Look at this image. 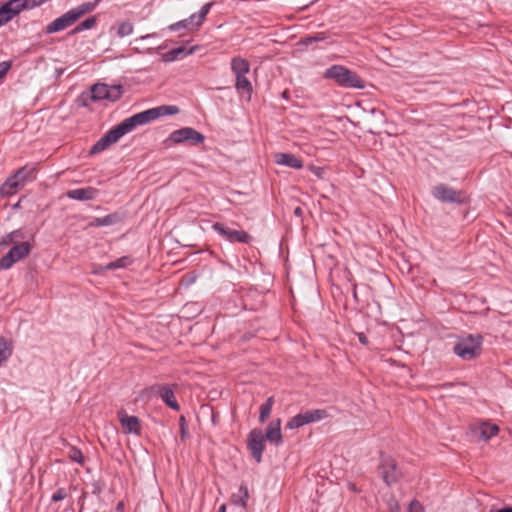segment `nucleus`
I'll return each instance as SVG.
<instances>
[{"instance_id":"obj_1","label":"nucleus","mask_w":512,"mask_h":512,"mask_svg":"<svg viewBox=\"0 0 512 512\" xmlns=\"http://www.w3.org/2000/svg\"><path fill=\"white\" fill-rule=\"evenodd\" d=\"M179 113V108L175 105H162L146 111L137 113L126 118L117 126L110 129L103 137H101L91 148L90 154H98L106 150L112 144L125 134L131 132L135 127L147 124L161 116L175 115Z\"/></svg>"},{"instance_id":"obj_2","label":"nucleus","mask_w":512,"mask_h":512,"mask_svg":"<svg viewBox=\"0 0 512 512\" xmlns=\"http://www.w3.org/2000/svg\"><path fill=\"white\" fill-rule=\"evenodd\" d=\"M97 2L98 1L82 3L79 6L67 11L66 13L56 18L51 23H49L45 28V32L47 34H52L72 26L82 16L92 12L96 8Z\"/></svg>"},{"instance_id":"obj_3","label":"nucleus","mask_w":512,"mask_h":512,"mask_svg":"<svg viewBox=\"0 0 512 512\" xmlns=\"http://www.w3.org/2000/svg\"><path fill=\"white\" fill-rule=\"evenodd\" d=\"M323 77L334 80L337 85L344 88L363 89L365 87L364 80L356 72L343 65H332L325 70Z\"/></svg>"},{"instance_id":"obj_4","label":"nucleus","mask_w":512,"mask_h":512,"mask_svg":"<svg viewBox=\"0 0 512 512\" xmlns=\"http://www.w3.org/2000/svg\"><path fill=\"white\" fill-rule=\"evenodd\" d=\"M482 337L480 335H468L460 338L454 345V353L463 360H472L481 353Z\"/></svg>"},{"instance_id":"obj_5","label":"nucleus","mask_w":512,"mask_h":512,"mask_svg":"<svg viewBox=\"0 0 512 512\" xmlns=\"http://www.w3.org/2000/svg\"><path fill=\"white\" fill-rule=\"evenodd\" d=\"M176 387L177 385L175 384H155L143 389L141 391V396L146 397L147 399H150L153 396H159L168 407L178 411L180 409V405L176 401L174 395Z\"/></svg>"},{"instance_id":"obj_6","label":"nucleus","mask_w":512,"mask_h":512,"mask_svg":"<svg viewBox=\"0 0 512 512\" xmlns=\"http://www.w3.org/2000/svg\"><path fill=\"white\" fill-rule=\"evenodd\" d=\"M205 140V136L196 131L191 127H184L178 130L173 131L166 142H171L172 144H180L187 143L189 145H198L203 143Z\"/></svg>"},{"instance_id":"obj_7","label":"nucleus","mask_w":512,"mask_h":512,"mask_svg":"<svg viewBox=\"0 0 512 512\" xmlns=\"http://www.w3.org/2000/svg\"><path fill=\"white\" fill-rule=\"evenodd\" d=\"M328 417V413L325 409H314L308 410L303 413H299L292 417L286 424L288 429L300 428L306 424L320 421Z\"/></svg>"},{"instance_id":"obj_8","label":"nucleus","mask_w":512,"mask_h":512,"mask_svg":"<svg viewBox=\"0 0 512 512\" xmlns=\"http://www.w3.org/2000/svg\"><path fill=\"white\" fill-rule=\"evenodd\" d=\"M31 251L28 242L15 243L8 253L0 259V269H9L14 263L26 257Z\"/></svg>"},{"instance_id":"obj_9","label":"nucleus","mask_w":512,"mask_h":512,"mask_svg":"<svg viewBox=\"0 0 512 512\" xmlns=\"http://www.w3.org/2000/svg\"><path fill=\"white\" fill-rule=\"evenodd\" d=\"M379 474L388 486L396 483L401 476L396 461L392 457L384 455L381 456Z\"/></svg>"},{"instance_id":"obj_10","label":"nucleus","mask_w":512,"mask_h":512,"mask_svg":"<svg viewBox=\"0 0 512 512\" xmlns=\"http://www.w3.org/2000/svg\"><path fill=\"white\" fill-rule=\"evenodd\" d=\"M211 6H212V3H207V4L203 5L202 8L200 9L199 13L192 14L189 18L181 20L177 23L170 25V27H169L170 30L178 31L181 28H186V29H190V30L198 29L204 22L207 14L210 11Z\"/></svg>"},{"instance_id":"obj_11","label":"nucleus","mask_w":512,"mask_h":512,"mask_svg":"<svg viewBox=\"0 0 512 512\" xmlns=\"http://www.w3.org/2000/svg\"><path fill=\"white\" fill-rule=\"evenodd\" d=\"M212 228L229 242L249 244L252 240V237L247 232L226 227L219 222L214 223Z\"/></svg>"},{"instance_id":"obj_12","label":"nucleus","mask_w":512,"mask_h":512,"mask_svg":"<svg viewBox=\"0 0 512 512\" xmlns=\"http://www.w3.org/2000/svg\"><path fill=\"white\" fill-rule=\"evenodd\" d=\"M265 437L260 429H253L250 431L247 439V445L251 452L252 457L256 462H261L262 454L265 449Z\"/></svg>"},{"instance_id":"obj_13","label":"nucleus","mask_w":512,"mask_h":512,"mask_svg":"<svg viewBox=\"0 0 512 512\" xmlns=\"http://www.w3.org/2000/svg\"><path fill=\"white\" fill-rule=\"evenodd\" d=\"M120 87H110L106 84L98 83L91 88V98L93 100H111L115 101L120 97Z\"/></svg>"},{"instance_id":"obj_14","label":"nucleus","mask_w":512,"mask_h":512,"mask_svg":"<svg viewBox=\"0 0 512 512\" xmlns=\"http://www.w3.org/2000/svg\"><path fill=\"white\" fill-rule=\"evenodd\" d=\"M432 195L442 202L455 203L462 201V193L460 191H456L446 184H438L433 187Z\"/></svg>"},{"instance_id":"obj_15","label":"nucleus","mask_w":512,"mask_h":512,"mask_svg":"<svg viewBox=\"0 0 512 512\" xmlns=\"http://www.w3.org/2000/svg\"><path fill=\"white\" fill-rule=\"evenodd\" d=\"M118 416L124 433H140L141 425L138 417L128 416L124 411H120Z\"/></svg>"},{"instance_id":"obj_16","label":"nucleus","mask_w":512,"mask_h":512,"mask_svg":"<svg viewBox=\"0 0 512 512\" xmlns=\"http://www.w3.org/2000/svg\"><path fill=\"white\" fill-rule=\"evenodd\" d=\"M265 440L276 446L282 443L281 420L277 419L269 423L264 434Z\"/></svg>"},{"instance_id":"obj_17","label":"nucleus","mask_w":512,"mask_h":512,"mask_svg":"<svg viewBox=\"0 0 512 512\" xmlns=\"http://www.w3.org/2000/svg\"><path fill=\"white\" fill-rule=\"evenodd\" d=\"M275 162L278 165H283L294 169H301L303 167V161L291 153H277L275 155Z\"/></svg>"},{"instance_id":"obj_18","label":"nucleus","mask_w":512,"mask_h":512,"mask_svg":"<svg viewBox=\"0 0 512 512\" xmlns=\"http://www.w3.org/2000/svg\"><path fill=\"white\" fill-rule=\"evenodd\" d=\"M98 191L97 189L93 187H86V188H78L69 190L67 192V196L70 199L79 200V201H85V200H92L96 197Z\"/></svg>"},{"instance_id":"obj_19","label":"nucleus","mask_w":512,"mask_h":512,"mask_svg":"<svg viewBox=\"0 0 512 512\" xmlns=\"http://www.w3.org/2000/svg\"><path fill=\"white\" fill-rule=\"evenodd\" d=\"M23 182L19 181L18 178L13 174L3 183L0 187V194L4 196H10L16 193L19 188H22Z\"/></svg>"},{"instance_id":"obj_20","label":"nucleus","mask_w":512,"mask_h":512,"mask_svg":"<svg viewBox=\"0 0 512 512\" xmlns=\"http://www.w3.org/2000/svg\"><path fill=\"white\" fill-rule=\"evenodd\" d=\"M12 339L0 336V366L8 361L13 353Z\"/></svg>"},{"instance_id":"obj_21","label":"nucleus","mask_w":512,"mask_h":512,"mask_svg":"<svg viewBox=\"0 0 512 512\" xmlns=\"http://www.w3.org/2000/svg\"><path fill=\"white\" fill-rule=\"evenodd\" d=\"M231 70L235 76L246 75L250 71V64L242 57H233L231 60Z\"/></svg>"},{"instance_id":"obj_22","label":"nucleus","mask_w":512,"mask_h":512,"mask_svg":"<svg viewBox=\"0 0 512 512\" xmlns=\"http://www.w3.org/2000/svg\"><path fill=\"white\" fill-rule=\"evenodd\" d=\"M120 221H121L120 215L118 213H112V214L106 215L104 217L94 218L90 222L89 226H92V227L110 226V225H114Z\"/></svg>"},{"instance_id":"obj_23","label":"nucleus","mask_w":512,"mask_h":512,"mask_svg":"<svg viewBox=\"0 0 512 512\" xmlns=\"http://www.w3.org/2000/svg\"><path fill=\"white\" fill-rule=\"evenodd\" d=\"M193 51H194V48H191L188 51H186L185 47H177V48H174V49L170 50L169 52L163 54V60L165 62L174 61V60L181 58L182 56L192 54Z\"/></svg>"},{"instance_id":"obj_24","label":"nucleus","mask_w":512,"mask_h":512,"mask_svg":"<svg viewBox=\"0 0 512 512\" xmlns=\"http://www.w3.org/2000/svg\"><path fill=\"white\" fill-rule=\"evenodd\" d=\"M35 171H36V168L33 166H24V167L18 169L14 173V175L16 176V178L19 179V181L23 182V185H25V183L27 181H31L35 178V176H34Z\"/></svg>"},{"instance_id":"obj_25","label":"nucleus","mask_w":512,"mask_h":512,"mask_svg":"<svg viewBox=\"0 0 512 512\" xmlns=\"http://www.w3.org/2000/svg\"><path fill=\"white\" fill-rule=\"evenodd\" d=\"M249 499V491L246 485H241L238 493L232 496V500L235 504L240 505L243 508L247 507V501Z\"/></svg>"},{"instance_id":"obj_26","label":"nucleus","mask_w":512,"mask_h":512,"mask_svg":"<svg viewBox=\"0 0 512 512\" xmlns=\"http://www.w3.org/2000/svg\"><path fill=\"white\" fill-rule=\"evenodd\" d=\"M499 432V427L495 424L483 423L480 427V434L484 440H489L490 438L496 436Z\"/></svg>"},{"instance_id":"obj_27","label":"nucleus","mask_w":512,"mask_h":512,"mask_svg":"<svg viewBox=\"0 0 512 512\" xmlns=\"http://www.w3.org/2000/svg\"><path fill=\"white\" fill-rule=\"evenodd\" d=\"M273 404H274V398L269 397V398H267L265 403H263L260 406L259 421L261 423H264L269 418L271 411H272Z\"/></svg>"},{"instance_id":"obj_28","label":"nucleus","mask_w":512,"mask_h":512,"mask_svg":"<svg viewBox=\"0 0 512 512\" xmlns=\"http://www.w3.org/2000/svg\"><path fill=\"white\" fill-rule=\"evenodd\" d=\"M235 77H236V83H235L236 89L238 91H243V92H246L248 94H251V92L253 90L252 84L248 80L246 75H239V76H235Z\"/></svg>"},{"instance_id":"obj_29","label":"nucleus","mask_w":512,"mask_h":512,"mask_svg":"<svg viewBox=\"0 0 512 512\" xmlns=\"http://www.w3.org/2000/svg\"><path fill=\"white\" fill-rule=\"evenodd\" d=\"M97 23V17L96 16H91V17H88L87 19H85L84 21H82L81 23H79L72 31H71V34H76V33H79L83 30H88V29H92L95 27Z\"/></svg>"},{"instance_id":"obj_30","label":"nucleus","mask_w":512,"mask_h":512,"mask_svg":"<svg viewBox=\"0 0 512 512\" xmlns=\"http://www.w3.org/2000/svg\"><path fill=\"white\" fill-rule=\"evenodd\" d=\"M22 232L20 230L12 231L11 233L7 234L1 241H0V252H2L8 245L15 242V238H22Z\"/></svg>"},{"instance_id":"obj_31","label":"nucleus","mask_w":512,"mask_h":512,"mask_svg":"<svg viewBox=\"0 0 512 512\" xmlns=\"http://www.w3.org/2000/svg\"><path fill=\"white\" fill-rule=\"evenodd\" d=\"M68 446H69V451H68L67 455H68L69 459L73 462L83 465L85 462V458H84V455L81 452V450L72 445H68Z\"/></svg>"},{"instance_id":"obj_32","label":"nucleus","mask_w":512,"mask_h":512,"mask_svg":"<svg viewBox=\"0 0 512 512\" xmlns=\"http://www.w3.org/2000/svg\"><path fill=\"white\" fill-rule=\"evenodd\" d=\"M134 26L130 21H123L117 27V36L123 38L133 33Z\"/></svg>"},{"instance_id":"obj_33","label":"nucleus","mask_w":512,"mask_h":512,"mask_svg":"<svg viewBox=\"0 0 512 512\" xmlns=\"http://www.w3.org/2000/svg\"><path fill=\"white\" fill-rule=\"evenodd\" d=\"M130 263V259L128 257H121L116 261L108 263L104 269L105 270H114L118 268H124Z\"/></svg>"},{"instance_id":"obj_34","label":"nucleus","mask_w":512,"mask_h":512,"mask_svg":"<svg viewBox=\"0 0 512 512\" xmlns=\"http://www.w3.org/2000/svg\"><path fill=\"white\" fill-rule=\"evenodd\" d=\"M326 39H327L326 33L318 32L315 35L307 36V37L303 38L302 43L305 45H310L313 42L324 41Z\"/></svg>"},{"instance_id":"obj_35","label":"nucleus","mask_w":512,"mask_h":512,"mask_svg":"<svg viewBox=\"0 0 512 512\" xmlns=\"http://www.w3.org/2000/svg\"><path fill=\"white\" fill-rule=\"evenodd\" d=\"M67 496L66 491L64 488H59L53 495H52V501L53 502H59L63 499H65Z\"/></svg>"},{"instance_id":"obj_36","label":"nucleus","mask_w":512,"mask_h":512,"mask_svg":"<svg viewBox=\"0 0 512 512\" xmlns=\"http://www.w3.org/2000/svg\"><path fill=\"white\" fill-rule=\"evenodd\" d=\"M407 512H424V508H423L422 504L419 501L413 500L410 503Z\"/></svg>"},{"instance_id":"obj_37","label":"nucleus","mask_w":512,"mask_h":512,"mask_svg":"<svg viewBox=\"0 0 512 512\" xmlns=\"http://www.w3.org/2000/svg\"><path fill=\"white\" fill-rule=\"evenodd\" d=\"M11 67V63L4 61L0 63V79L3 78Z\"/></svg>"},{"instance_id":"obj_38","label":"nucleus","mask_w":512,"mask_h":512,"mask_svg":"<svg viewBox=\"0 0 512 512\" xmlns=\"http://www.w3.org/2000/svg\"><path fill=\"white\" fill-rule=\"evenodd\" d=\"M390 512H400V506L394 498H392L389 503Z\"/></svg>"},{"instance_id":"obj_39","label":"nucleus","mask_w":512,"mask_h":512,"mask_svg":"<svg viewBox=\"0 0 512 512\" xmlns=\"http://www.w3.org/2000/svg\"><path fill=\"white\" fill-rule=\"evenodd\" d=\"M358 339H359V341H360L363 345H367V344H368V339H367V337H366L363 333H359V334H358Z\"/></svg>"},{"instance_id":"obj_40","label":"nucleus","mask_w":512,"mask_h":512,"mask_svg":"<svg viewBox=\"0 0 512 512\" xmlns=\"http://www.w3.org/2000/svg\"><path fill=\"white\" fill-rule=\"evenodd\" d=\"M184 423H185V418H184V416H181V417H180V428H181V433H182V434H184V433H185Z\"/></svg>"},{"instance_id":"obj_41","label":"nucleus","mask_w":512,"mask_h":512,"mask_svg":"<svg viewBox=\"0 0 512 512\" xmlns=\"http://www.w3.org/2000/svg\"><path fill=\"white\" fill-rule=\"evenodd\" d=\"M496 512H512V507H505V508L499 509Z\"/></svg>"},{"instance_id":"obj_42","label":"nucleus","mask_w":512,"mask_h":512,"mask_svg":"<svg viewBox=\"0 0 512 512\" xmlns=\"http://www.w3.org/2000/svg\"><path fill=\"white\" fill-rule=\"evenodd\" d=\"M218 512H226V506L223 504L219 507Z\"/></svg>"},{"instance_id":"obj_43","label":"nucleus","mask_w":512,"mask_h":512,"mask_svg":"<svg viewBox=\"0 0 512 512\" xmlns=\"http://www.w3.org/2000/svg\"><path fill=\"white\" fill-rule=\"evenodd\" d=\"M295 214L300 215L301 214V208L297 207L295 209Z\"/></svg>"},{"instance_id":"obj_44","label":"nucleus","mask_w":512,"mask_h":512,"mask_svg":"<svg viewBox=\"0 0 512 512\" xmlns=\"http://www.w3.org/2000/svg\"><path fill=\"white\" fill-rule=\"evenodd\" d=\"M509 214H510V215L512 216V208L510 209V212H509Z\"/></svg>"}]
</instances>
